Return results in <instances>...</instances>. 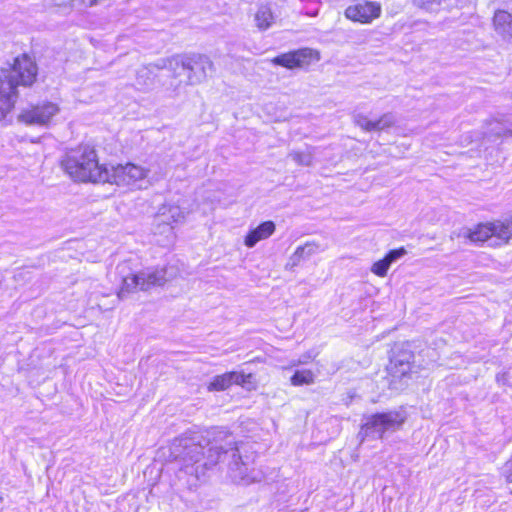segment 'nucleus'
Masks as SVG:
<instances>
[{"instance_id":"obj_1","label":"nucleus","mask_w":512,"mask_h":512,"mask_svg":"<svg viewBox=\"0 0 512 512\" xmlns=\"http://www.w3.org/2000/svg\"><path fill=\"white\" fill-rule=\"evenodd\" d=\"M37 76V66L27 55L15 59L11 70L0 71V121L15 108L18 100V85L29 86Z\"/></svg>"},{"instance_id":"obj_2","label":"nucleus","mask_w":512,"mask_h":512,"mask_svg":"<svg viewBox=\"0 0 512 512\" xmlns=\"http://www.w3.org/2000/svg\"><path fill=\"white\" fill-rule=\"evenodd\" d=\"M61 166L74 181L104 183L107 180L108 166L99 164L97 153L90 146H79L67 152Z\"/></svg>"},{"instance_id":"obj_3","label":"nucleus","mask_w":512,"mask_h":512,"mask_svg":"<svg viewBox=\"0 0 512 512\" xmlns=\"http://www.w3.org/2000/svg\"><path fill=\"white\" fill-rule=\"evenodd\" d=\"M116 269L121 278V285L117 291L119 299L131 292L147 291L152 287L162 286L168 280L166 267L152 266L136 269L131 262L125 261Z\"/></svg>"},{"instance_id":"obj_4","label":"nucleus","mask_w":512,"mask_h":512,"mask_svg":"<svg viewBox=\"0 0 512 512\" xmlns=\"http://www.w3.org/2000/svg\"><path fill=\"white\" fill-rule=\"evenodd\" d=\"M148 175L149 169L127 162L107 167V180H104V183L116 185L127 191H135L144 187Z\"/></svg>"},{"instance_id":"obj_5","label":"nucleus","mask_w":512,"mask_h":512,"mask_svg":"<svg viewBox=\"0 0 512 512\" xmlns=\"http://www.w3.org/2000/svg\"><path fill=\"white\" fill-rule=\"evenodd\" d=\"M183 210L174 203H165L159 209L154 217V234L163 236L158 242L163 246L172 244L175 240L173 224L184 220Z\"/></svg>"},{"instance_id":"obj_6","label":"nucleus","mask_w":512,"mask_h":512,"mask_svg":"<svg viewBox=\"0 0 512 512\" xmlns=\"http://www.w3.org/2000/svg\"><path fill=\"white\" fill-rule=\"evenodd\" d=\"M60 111L61 109L58 103L41 101L21 109L17 120L28 126L49 128L54 124L55 118Z\"/></svg>"},{"instance_id":"obj_7","label":"nucleus","mask_w":512,"mask_h":512,"mask_svg":"<svg viewBox=\"0 0 512 512\" xmlns=\"http://www.w3.org/2000/svg\"><path fill=\"white\" fill-rule=\"evenodd\" d=\"M164 67L173 70L176 75L186 71L188 73V83L191 85L202 82L207 73L212 71L213 64L207 58L199 56L197 60L186 59L182 56L176 55L164 61Z\"/></svg>"},{"instance_id":"obj_8","label":"nucleus","mask_w":512,"mask_h":512,"mask_svg":"<svg viewBox=\"0 0 512 512\" xmlns=\"http://www.w3.org/2000/svg\"><path fill=\"white\" fill-rule=\"evenodd\" d=\"M406 420L404 411H389L377 413L369 416L362 425V432L367 434L369 431L382 438L386 432H394L401 428Z\"/></svg>"},{"instance_id":"obj_9","label":"nucleus","mask_w":512,"mask_h":512,"mask_svg":"<svg viewBox=\"0 0 512 512\" xmlns=\"http://www.w3.org/2000/svg\"><path fill=\"white\" fill-rule=\"evenodd\" d=\"M203 450L204 447L195 438L186 437L176 439L170 447L171 457L184 469L199 463L204 457Z\"/></svg>"},{"instance_id":"obj_10","label":"nucleus","mask_w":512,"mask_h":512,"mask_svg":"<svg viewBox=\"0 0 512 512\" xmlns=\"http://www.w3.org/2000/svg\"><path fill=\"white\" fill-rule=\"evenodd\" d=\"M319 59L320 54L318 51L311 48H301L280 54L271 59V63L287 69H294L308 66L313 62L319 61Z\"/></svg>"},{"instance_id":"obj_11","label":"nucleus","mask_w":512,"mask_h":512,"mask_svg":"<svg viewBox=\"0 0 512 512\" xmlns=\"http://www.w3.org/2000/svg\"><path fill=\"white\" fill-rule=\"evenodd\" d=\"M382 13V6L377 1L359 0L349 5L345 10V17L353 22L370 24L378 19Z\"/></svg>"},{"instance_id":"obj_12","label":"nucleus","mask_w":512,"mask_h":512,"mask_svg":"<svg viewBox=\"0 0 512 512\" xmlns=\"http://www.w3.org/2000/svg\"><path fill=\"white\" fill-rule=\"evenodd\" d=\"M412 358L413 355L405 351L394 355L391 359L388 372L391 377L390 385L392 389L400 390L406 385L405 379L411 372Z\"/></svg>"},{"instance_id":"obj_13","label":"nucleus","mask_w":512,"mask_h":512,"mask_svg":"<svg viewBox=\"0 0 512 512\" xmlns=\"http://www.w3.org/2000/svg\"><path fill=\"white\" fill-rule=\"evenodd\" d=\"M276 230L273 221H265L257 227L252 228L244 237V245L253 248L258 242L268 239Z\"/></svg>"},{"instance_id":"obj_14","label":"nucleus","mask_w":512,"mask_h":512,"mask_svg":"<svg viewBox=\"0 0 512 512\" xmlns=\"http://www.w3.org/2000/svg\"><path fill=\"white\" fill-rule=\"evenodd\" d=\"M276 19L277 16L269 4H260L253 16L254 25L259 31L270 29L275 24Z\"/></svg>"},{"instance_id":"obj_15","label":"nucleus","mask_w":512,"mask_h":512,"mask_svg":"<svg viewBox=\"0 0 512 512\" xmlns=\"http://www.w3.org/2000/svg\"><path fill=\"white\" fill-rule=\"evenodd\" d=\"M495 32L505 40H512V15L505 10H497L493 17Z\"/></svg>"},{"instance_id":"obj_16","label":"nucleus","mask_w":512,"mask_h":512,"mask_svg":"<svg viewBox=\"0 0 512 512\" xmlns=\"http://www.w3.org/2000/svg\"><path fill=\"white\" fill-rule=\"evenodd\" d=\"M406 253L407 252L403 247L391 250L383 259L376 261L372 265L371 272L379 277H385L391 264L402 258Z\"/></svg>"},{"instance_id":"obj_17","label":"nucleus","mask_w":512,"mask_h":512,"mask_svg":"<svg viewBox=\"0 0 512 512\" xmlns=\"http://www.w3.org/2000/svg\"><path fill=\"white\" fill-rule=\"evenodd\" d=\"M225 437L228 438V440L226 441V449L225 451L223 452H220V450H223L224 447L223 446H219L217 444V440L215 439V443L212 444L208 450H207V455L205 456V461L203 462V466L204 467H208V466H212V465H215L220 459H222L223 457H226L228 451H232V456L234 457L236 454L234 452V448L232 447V445L234 444L233 440L231 439V436H228L225 434Z\"/></svg>"},{"instance_id":"obj_18","label":"nucleus","mask_w":512,"mask_h":512,"mask_svg":"<svg viewBox=\"0 0 512 512\" xmlns=\"http://www.w3.org/2000/svg\"><path fill=\"white\" fill-rule=\"evenodd\" d=\"M463 236L471 242H485L492 237L491 222L480 223L473 228L466 229Z\"/></svg>"},{"instance_id":"obj_19","label":"nucleus","mask_w":512,"mask_h":512,"mask_svg":"<svg viewBox=\"0 0 512 512\" xmlns=\"http://www.w3.org/2000/svg\"><path fill=\"white\" fill-rule=\"evenodd\" d=\"M492 237L497 238L501 243L506 244L512 239V222L493 221L491 222Z\"/></svg>"},{"instance_id":"obj_20","label":"nucleus","mask_w":512,"mask_h":512,"mask_svg":"<svg viewBox=\"0 0 512 512\" xmlns=\"http://www.w3.org/2000/svg\"><path fill=\"white\" fill-rule=\"evenodd\" d=\"M233 385L232 372L215 376L207 386L208 391H224Z\"/></svg>"},{"instance_id":"obj_21","label":"nucleus","mask_w":512,"mask_h":512,"mask_svg":"<svg viewBox=\"0 0 512 512\" xmlns=\"http://www.w3.org/2000/svg\"><path fill=\"white\" fill-rule=\"evenodd\" d=\"M232 375H233V384L239 385L249 391L257 389V383L255 381L253 374H251V373L246 374L244 372L232 371Z\"/></svg>"},{"instance_id":"obj_22","label":"nucleus","mask_w":512,"mask_h":512,"mask_svg":"<svg viewBox=\"0 0 512 512\" xmlns=\"http://www.w3.org/2000/svg\"><path fill=\"white\" fill-rule=\"evenodd\" d=\"M314 380L315 375L311 370H297L291 377V384L293 386L310 385L314 383Z\"/></svg>"},{"instance_id":"obj_23","label":"nucleus","mask_w":512,"mask_h":512,"mask_svg":"<svg viewBox=\"0 0 512 512\" xmlns=\"http://www.w3.org/2000/svg\"><path fill=\"white\" fill-rule=\"evenodd\" d=\"M395 123V116L392 113H385L378 119L374 120L375 131H381L393 126Z\"/></svg>"},{"instance_id":"obj_24","label":"nucleus","mask_w":512,"mask_h":512,"mask_svg":"<svg viewBox=\"0 0 512 512\" xmlns=\"http://www.w3.org/2000/svg\"><path fill=\"white\" fill-rule=\"evenodd\" d=\"M357 126L367 132L375 131L374 120L369 119L366 115L357 114L354 117Z\"/></svg>"},{"instance_id":"obj_25","label":"nucleus","mask_w":512,"mask_h":512,"mask_svg":"<svg viewBox=\"0 0 512 512\" xmlns=\"http://www.w3.org/2000/svg\"><path fill=\"white\" fill-rule=\"evenodd\" d=\"M293 160L304 166H309L312 164V155L310 152H294L291 154Z\"/></svg>"},{"instance_id":"obj_26","label":"nucleus","mask_w":512,"mask_h":512,"mask_svg":"<svg viewBox=\"0 0 512 512\" xmlns=\"http://www.w3.org/2000/svg\"><path fill=\"white\" fill-rule=\"evenodd\" d=\"M58 6L74 5L75 3L82 4L84 6H93L96 0H54Z\"/></svg>"},{"instance_id":"obj_27","label":"nucleus","mask_w":512,"mask_h":512,"mask_svg":"<svg viewBox=\"0 0 512 512\" xmlns=\"http://www.w3.org/2000/svg\"><path fill=\"white\" fill-rule=\"evenodd\" d=\"M240 474H242V471H240ZM240 480L245 484L259 482L262 480V475L260 472L252 471L251 475H241Z\"/></svg>"},{"instance_id":"obj_28","label":"nucleus","mask_w":512,"mask_h":512,"mask_svg":"<svg viewBox=\"0 0 512 512\" xmlns=\"http://www.w3.org/2000/svg\"><path fill=\"white\" fill-rule=\"evenodd\" d=\"M442 0H414V2L427 10H434L439 6Z\"/></svg>"},{"instance_id":"obj_29","label":"nucleus","mask_w":512,"mask_h":512,"mask_svg":"<svg viewBox=\"0 0 512 512\" xmlns=\"http://www.w3.org/2000/svg\"><path fill=\"white\" fill-rule=\"evenodd\" d=\"M502 475L506 479L507 482L512 483V456L504 464V466L502 468Z\"/></svg>"},{"instance_id":"obj_30","label":"nucleus","mask_w":512,"mask_h":512,"mask_svg":"<svg viewBox=\"0 0 512 512\" xmlns=\"http://www.w3.org/2000/svg\"><path fill=\"white\" fill-rule=\"evenodd\" d=\"M498 135L499 136H512V129H507L501 133L499 132Z\"/></svg>"},{"instance_id":"obj_31","label":"nucleus","mask_w":512,"mask_h":512,"mask_svg":"<svg viewBox=\"0 0 512 512\" xmlns=\"http://www.w3.org/2000/svg\"><path fill=\"white\" fill-rule=\"evenodd\" d=\"M306 249H308L310 251L311 250V246L310 245H306L304 247L298 248L296 253H299V252L303 253V252H305Z\"/></svg>"},{"instance_id":"obj_32","label":"nucleus","mask_w":512,"mask_h":512,"mask_svg":"<svg viewBox=\"0 0 512 512\" xmlns=\"http://www.w3.org/2000/svg\"><path fill=\"white\" fill-rule=\"evenodd\" d=\"M3 501V497L0 495V503Z\"/></svg>"}]
</instances>
